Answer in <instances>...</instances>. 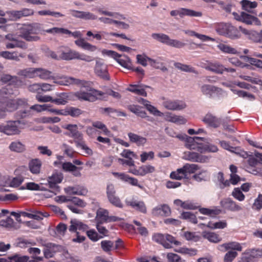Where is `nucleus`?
Listing matches in <instances>:
<instances>
[{"instance_id": "49530a36", "label": "nucleus", "mask_w": 262, "mask_h": 262, "mask_svg": "<svg viewBox=\"0 0 262 262\" xmlns=\"http://www.w3.org/2000/svg\"><path fill=\"white\" fill-rule=\"evenodd\" d=\"M241 4L243 9L248 12H250L251 10L255 8L257 6V3L256 2H251L248 0H243L241 1Z\"/></svg>"}, {"instance_id": "20e7f679", "label": "nucleus", "mask_w": 262, "mask_h": 262, "mask_svg": "<svg viewBox=\"0 0 262 262\" xmlns=\"http://www.w3.org/2000/svg\"><path fill=\"white\" fill-rule=\"evenodd\" d=\"M216 31L220 35L225 36L232 39H237L241 37V33L244 34H249V31L241 26L238 29L228 23H221L219 24Z\"/></svg>"}, {"instance_id": "37998d69", "label": "nucleus", "mask_w": 262, "mask_h": 262, "mask_svg": "<svg viewBox=\"0 0 262 262\" xmlns=\"http://www.w3.org/2000/svg\"><path fill=\"white\" fill-rule=\"evenodd\" d=\"M179 217L181 219L187 220L193 224L198 223L196 216L190 212H183Z\"/></svg>"}, {"instance_id": "0eeeda50", "label": "nucleus", "mask_w": 262, "mask_h": 262, "mask_svg": "<svg viewBox=\"0 0 262 262\" xmlns=\"http://www.w3.org/2000/svg\"><path fill=\"white\" fill-rule=\"evenodd\" d=\"M60 58L67 60L76 59L86 62H91L94 60L92 56L74 50H70L68 52H62L61 54Z\"/></svg>"}, {"instance_id": "6e6552de", "label": "nucleus", "mask_w": 262, "mask_h": 262, "mask_svg": "<svg viewBox=\"0 0 262 262\" xmlns=\"http://www.w3.org/2000/svg\"><path fill=\"white\" fill-rule=\"evenodd\" d=\"M20 123L19 120L9 121L6 124H0V132L7 135H14L18 134L20 130L18 126Z\"/></svg>"}, {"instance_id": "f257e3e1", "label": "nucleus", "mask_w": 262, "mask_h": 262, "mask_svg": "<svg viewBox=\"0 0 262 262\" xmlns=\"http://www.w3.org/2000/svg\"><path fill=\"white\" fill-rule=\"evenodd\" d=\"M18 94L17 90H12L11 85H7L0 89V119L5 118L7 113H11L19 108L26 109L28 107L27 99L25 98H12V96ZM30 115L29 111L25 110L16 113L17 117L23 118Z\"/></svg>"}, {"instance_id": "f704fd0d", "label": "nucleus", "mask_w": 262, "mask_h": 262, "mask_svg": "<svg viewBox=\"0 0 262 262\" xmlns=\"http://www.w3.org/2000/svg\"><path fill=\"white\" fill-rule=\"evenodd\" d=\"M187 159L192 162H203L205 161L204 157L199 154L192 151L185 152Z\"/></svg>"}, {"instance_id": "774afa93", "label": "nucleus", "mask_w": 262, "mask_h": 262, "mask_svg": "<svg viewBox=\"0 0 262 262\" xmlns=\"http://www.w3.org/2000/svg\"><path fill=\"white\" fill-rule=\"evenodd\" d=\"M253 209L260 210L262 208V194H259L252 205Z\"/></svg>"}, {"instance_id": "f03ea898", "label": "nucleus", "mask_w": 262, "mask_h": 262, "mask_svg": "<svg viewBox=\"0 0 262 262\" xmlns=\"http://www.w3.org/2000/svg\"><path fill=\"white\" fill-rule=\"evenodd\" d=\"M63 84L66 85L75 84L81 89L85 88L86 92L82 91L77 92L75 96L80 100L95 102L104 98L105 94L101 91L92 89L90 81L81 80L71 77H66L63 79Z\"/></svg>"}, {"instance_id": "aec40b11", "label": "nucleus", "mask_w": 262, "mask_h": 262, "mask_svg": "<svg viewBox=\"0 0 262 262\" xmlns=\"http://www.w3.org/2000/svg\"><path fill=\"white\" fill-rule=\"evenodd\" d=\"M113 175L115 177L120 179L121 180L127 182L132 186H138L142 188V186L138 183L137 179L130 177L129 175L126 174L123 172H114L112 173Z\"/></svg>"}, {"instance_id": "473e14b6", "label": "nucleus", "mask_w": 262, "mask_h": 262, "mask_svg": "<svg viewBox=\"0 0 262 262\" xmlns=\"http://www.w3.org/2000/svg\"><path fill=\"white\" fill-rule=\"evenodd\" d=\"M75 44L82 49L91 52L95 51L97 49L95 46H93L86 42L83 38H80L75 41Z\"/></svg>"}, {"instance_id": "6ab92c4d", "label": "nucleus", "mask_w": 262, "mask_h": 262, "mask_svg": "<svg viewBox=\"0 0 262 262\" xmlns=\"http://www.w3.org/2000/svg\"><path fill=\"white\" fill-rule=\"evenodd\" d=\"M202 121L208 126L215 128L219 127L222 123L221 118H217L211 113H207Z\"/></svg>"}, {"instance_id": "6e6d98bb", "label": "nucleus", "mask_w": 262, "mask_h": 262, "mask_svg": "<svg viewBox=\"0 0 262 262\" xmlns=\"http://www.w3.org/2000/svg\"><path fill=\"white\" fill-rule=\"evenodd\" d=\"M204 236L208 241L213 243H219L222 240L221 237L217 234L214 232H206Z\"/></svg>"}, {"instance_id": "423d86ee", "label": "nucleus", "mask_w": 262, "mask_h": 262, "mask_svg": "<svg viewBox=\"0 0 262 262\" xmlns=\"http://www.w3.org/2000/svg\"><path fill=\"white\" fill-rule=\"evenodd\" d=\"M152 240L167 249L171 248V245L172 244L176 246L181 244L180 242L177 241L173 236L168 234L156 233L152 236Z\"/></svg>"}, {"instance_id": "b1692460", "label": "nucleus", "mask_w": 262, "mask_h": 262, "mask_svg": "<svg viewBox=\"0 0 262 262\" xmlns=\"http://www.w3.org/2000/svg\"><path fill=\"white\" fill-rule=\"evenodd\" d=\"M126 205L132 207L135 210L140 211L143 213H146L147 212L146 207L143 201H137L134 199L126 201Z\"/></svg>"}, {"instance_id": "4d7b16f0", "label": "nucleus", "mask_w": 262, "mask_h": 262, "mask_svg": "<svg viewBox=\"0 0 262 262\" xmlns=\"http://www.w3.org/2000/svg\"><path fill=\"white\" fill-rule=\"evenodd\" d=\"M140 176H144L147 173H152L155 171V168L150 165H143L139 167Z\"/></svg>"}, {"instance_id": "de8ad7c7", "label": "nucleus", "mask_w": 262, "mask_h": 262, "mask_svg": "<svg viewBox=\"0 0 262 262\" xmlns=\"http://www.w3.org/2000/svg\"><path fill=\"white\" fill-rule=\"evenodd\" d=\"M83 113V111L76 107H70L67 110H65L64 116L70 115L73 117H77Z\"/></svg>"}, {"instance_id": "412c9836", "label": "nucleus", "mask_w": 262, "mask_h": 262, "mask_svg": "<svg viewBox=\"0 0 262 262\" xmlns=\"http://www.w3.org/2000/svg\"><path fill=\"white\" fill-rule=\"evenodd\" d=\"M170 208L166 204L159 205L155 207L152 210V214L155 216H167L170 215Z\"/></svg>"}, {"instance_id": "7ed1b4c3", "label": "nucleus", "mask_w": 262, "mask_h": 262, "mask_svg": "<svg viewBox=\"0 0 262 262\" xmlns=\"http://www.w3.org/2000/svg\"><path fill=\"white\" fill-rule=\"evenodd\" d=\"M42 31V25L40 23L25 24L19 29L20 36L27 41H37L40 38L37 35Z\"/></svg>"}, {"instance_id": "5fc2aeb1", "label": "nucleus", "mask_w": 262, "mask_h": 262, "mask_svg": "<svg viewBox=\"0 0 262 262\" xmlns=\"http://www.w3.org/2000/svg\"><path fill=\"white\" fill-rule=\"evenodd\" d=\"M67 193L69 194L83 195L87 191L84 189H79L75 187H68L66 189Z\"/></svg>"}, {"instance_id": "0e129e2a", "label": "nucleus", "mask_w": 262, "mask_h": 262, "mask_svg": "<svg viewBox=\"0 0 262 262\" xmlns=\"http://www.w3.org/2000/svg\"><path fill=\"white\" fill-rule=\"evenodd\" d=\"M114 243L111 241L104 240L101 242V248L106 252L111 251L114 247Z\"/></svg>"}, {"instance_id": "e433bc0d", "label": "nucleus", "mask_w": 262, "mask_h": 262, "mask_svg": "<svg viewBox=\"0 0 262 262\" xmlns=\"http://www.w3.org/2000/svg\"><path fill=\"white\" fill-rule=\"evenodd\" d=\"M243 254L250 255L254 259L262 257V248L248 249L245 250Z\"/></svg>"}, {"instance_id": "bb28decb", "label": "nucleus", "mask_w": 262, "mask_h": 262, "mask_svg": "<svg viewBox=\"0 0 262 262\" xmlns=\"http://www.w3.org/2000/svg\"><path fill=\"white\" fill-rule=\"evenodd\" d=\"M165 120L179 124H184L186 122V120L181 116L173 115L170 113H167L164 115Z\"/></svg>"}, {"instance_id": "f3484780", "label": "nucleus", "mask_w": 262, "mask_h": 262, "mask_svg": "<svg viewBox=\"0 0 262 262\" xmlns=\"http://www.w3.org/2000/svg\"><path fill=\"white\" fill-rule=\"evenodd\" d=\"M163 105L166 109L172 111H180L186 106L185 103L182 101L171 100L164 101Z\"/></svg>"}, {"instance_id": "4468645a", "label": "nucleus", "mask_w": 262, "mask_h": 262, "mask_svg": "<svg viewBox=\"0 0 262 262\" xmlns=\"http://www.w3.org/2000/svg\"><path fill=\"white\" fill-rule=\"evenodd\" d=\"M170 15L172 16L179 15L180 17L182 18L185 16L201 17L202 16V13L201 12L195 11L189 9L181 8L179 10H172L170 12Z\"/></svg>"}, {"instance_id": "69168bd1", "label": "nucleus", "mask_w": 262, "mask_h": 262, "mask_svg": "<svg viewBox=\"0 0 262 262\" xmlns=\"http://www.w3.org/2000/svg\"><path fill=\"white\" fill-rule=\"evenodd\" d=\"M86 235L93 242H97L99 239L103 238V236H100L94 229L87 230Z\"/></svg>"}, {"instance_id": "2f4dec72", "label": "nucleus", "mask_w": 262, "mask_h": 262, "mask_svg": "<svg viewBox=\"0 0 262 262\" xmlns=\"http://www.w3.org/2000/svg\"><path fill=\"white\" fill-rule=\"evenodd\" d=\"M5 46L7 49L19 48L22 49H26L28 47L27 44L25 41L19 40L6 42Z\"/></svg>"}, {"instance_id": "680f3d73", "label": "nucleus", "mask_w": 262, "mask_h": 262, "mask_svg": "<svg viewBox=\"0 0 262 262\" xmlns=\"http://www.w3.org/2000/svg\"><path fill=\"white\" fill-rule=\"evenodd\" d=\"M231 90L234 94L237 95L239 97L245 98L247 97L250 100H254L255 99L254 96L252 94L248 93L247 92L242 90H237L234 89H231Z\"/></svg>"}, {"instance_id": "ea45409f", "label": "nucleus", "mask_w": 262, "mask_h": 262, "mask_svg": "<svg viewBox=\"0 0 262 262\" xmlns=\"http://www.w3.org/2000/svg\"><path fill=\"white\" fill-rule=\"evenodd\" d=\"M97 11L101 14H103L105 15L109 16H112L117 19H124V20L126 19V17L123 15L117 12H113L103 10L101 8L98 9Z\"/></svg>"}, {"instance_id": "a878e982", "label": "nucleus", "mask_w": 262, "mask_h": 262, "mask_svg": "<svg viewBox=\"0 0 262 262\" xmlns=\"http://www.w3.org/2000/svg\"><path fill=\"white\" fill-rule=\"evenodd\" d=\"M128 109L132 113L135 114L141 118H147V120L152 121L153 119L146 116V112L142 110V107L137 105H129L128 106Z\"/></svg>"}, {"instance_id": "39448f33", "label": "nucleus", "mask_w": 262, "mask_h": 262, "mask_svg": "<svg viewBox=\"0 0 262 262\" xmlns=\"http://www.w3.org/2000/svg\"><path fill=\"white\" fill-rule=\"evenodd\" d=\"M199 169V167L196 164L187 163L176 171H172L170 178L177 180L188 179L189 174L195 173Z\"/></svg>"}, {"instance_id": "f8f14e48", "label": "nucleus", "mask_w": 262, "mask_h": 262, "mask_svg": "<svg viewBox=\"0 0 262 262\" xmlns=\"http://www.w3.org/2000/svg\"><path fill=\"white\" fill-rule=\"evenodd\" d=\"M107 55L114 58L122 67L127 69H132V62L128 56L119 55L116 52L111 50L108 51Z\"/></svg>"}, {"instance_id": "603ef678", "label": "nucleus", "mask_w": 262, "mask_h": 262, "mask_svg": "<svg viewBox=\"0 0 262 262\" xmlns=\"http://www.w3.org/2000/svg\"><path fill=\"white\" fill-rule=\"evenodd\" d=\"M199 212L203 214L214 217L219 214L221 213V210L219 209H210L206 208H201L199 209Z\"/></svg>"}, {"instance_id": "a18cd8bd", "label": "nucleus", "mask_w": 262, "mask_h": 262, "mask_svg": "<svg viewBox=\"0 0 262 262\" xmlns=\"http://www.w3.org/2000/svg\"><path fill=\"white\" fill-rule=\"evenodd\" d=\"M11 150L21 152L25 150V146L20 142H12L9 145Z\"/></svg>"}, {"instance_id": "5701e85b", "label": "nucleus", "mask_w": 262, "mask_h": 262, "mask_svg": "<svg viewBox=\"0 0 262 262\" xmlns=\"http://www.w3.org/2000/svg\"><path fill=\"white\" fill-rule=\"evenodd\" d=\"M206 70L216 74H222L224 72V67L219 62H207L202 66Z\"/></svg>"}, {"instance_id": "09e8293b", "label": "nucleus", "mask_w": 262, "mask_h": 262, "mask_svg": "<svg viewBox=\"0 0 262 262\" xmlns=\"http://www.w3.org/2000/svg\"><path fill=\"white\" fill-rule=\"evenodd\" d=\"M242 57L244 61L249 62L251 65L254 66L257 68H262V60L250 57L248 56H243Z\"/></svg>"}, {"instance_id": "393cba45", "label": "nucleus", "mask_w": 262, "mask_h": 262, "mask_svg": "<svg viewBox=\"0 0 262 262\" xmlns=\"http://www.w3.org/2000/svg\"><path fill=\"white\" fill-rule=\"evenodd\" d=\"M70 223L71 225L69 227V230L71 232H75L77 230L87 231L89 228L87 225L76 219L72 220Z\"/></svg>"}, {"instance_id": "4be33fe9", "label": "nucleus", "mask_w": 262, "mask_h": 262, "mask_svg": "<svg viewBox=\"0 0 262 262\" xmlns=\"http://www.w3.org/2000/svg\"><path fill=\"white\" fill-rule=\"evenodd\" d=\"M42 166L41 161L38 159H32L28 163V167L30 172L33 174H39Z\"/></svg>"}, {"instance_id": "bf43d9fd", "label": "nucleus", "mask_w": 262, "mask_h": 262, "mask_svg": "<svg viewBox=\"0 0 262 262\" xmlns=\"http://www.w3.org/2000/svg\"><path fill=\"white\" fill-rule=\"evenodd\" d=\"M9 259L14 262H28L29 257L28 256H21L19 254H15L8 257Z\"/></svg>"}, {"instance_id": "a19ab883", "label": "nucleus", "mask_w": 262, "mask_h": 262, "mask_svg": "<svg viewBox=\"0 0 262 262\" xmlns=\"http://www.w3.org/2000/svg\"><path fill=\"white\" fill-rule=\"evenodd\" d=\"M45 32L48 33H50L52 34H70L71 31L68 29L63 28H58V27H53L52 28H50L45 30Z\"/></svg>"}, {"instance_id": "c03bdc74", "label": "nucleus", "mask_w": 262, "mask_h": 262, "mask_svg": "<svg viewBox=\"0 0 262 262\" xmlns=\"http://www.w3.org/2000/svg\"><path fill=\"white\" fill-rule=\"evenodd\" d=\"M185 33L186 34H188L190 36H194L200 40L205 41H209V40H213V39L211 37L205 35L201 34L195 32L194 31L191 30H186L185 31Z\"/></svg>"}, {"instance_id": "4c0bfd02", "label": "nucleus", "mask_w": 262, "mask_h": 262, "mask_svg": "<svg viewBox=\"0 0 262 262\" xmlns=\"http://www.w3.org/2000/svg\"><path fill=\"white\" fill-rule=\"evenodd\" d=\"M174 66L182 71L198 74V72L194 68L187 64H184L180 62H175Z\"/></svg>"}, {"instance_id": "9b49d317", "label": "nucleus", "mask_w": 262, "mask_h": 262, "mask_svg": "<svg viewBox=\"0 0 262 262\" xmlns=\"http://www.w3.org/2000/svg\"><path fill=\"white\" fill-rule=\"evenodd\" d=\"M63 127L69 131V132L65 133L64 134L74 138L76 144L83 140L82 134L78 130L77 125L70 124L63 126Z\"/></svg>"}, {"instance_id": "c85d7f7f", "label": "nucleus", "mask_w": 262, "mask_h": 262, "mask_svg": "<svg viewBox=\"0 0 262 262\" xmlns=\"http://www.w3.org/2000/svg\"><path fill=\"white\" fill-rule=\"evenodd\" d=\"M43 80L52 79V72L49 70L43 68H36V77Z\"/></svg>"}, {"instance_id": "dca6fc26", "label": "nucleus", "mask_w": 262, "mask_h": 262, "mask_svg": "<svg viewBox=\"0 0 262 262\" xmlns=\"http://www.w3.org/2000/svg\"><path fill=\"white\" fill-rule=\"evenodd\" d=\"M95 73L98 76L104 80H109L110 79L107 66L100 60L96 61Z\"/></svg>"}, {"instance_id": "2eb2a0df", "label": "nucleus", "mask_w": 262, "mask_h": 262, "mask_svg": "<svg viewBox=\"0 0 262 262\" xmlns=\"http://www.w3.org/2000/svg\"><path fill=\"white\" fill-rule=\"evenodd\" d=\"M248 163L249 166L247 167L248 171L254 175H257L260 173L261 170V166H260L259 161L256 157L250 156Z\"/></svg>"}, {"instance_id": "338daca9", "label": "nucleus", "mask_w": 262, "mask_h": 262, "mask_svg": "<svg viewBox=\"0 0 262 262\" xmlns=\"http://www.w3.org/2000/svg\"><path fill=\"white\" fill-rule=\"evenodd\" d=\"M14 221L11 217H8L5 220L0 221V226L8 229H11L14 227Z\"/></svg>"}, {"instance_id": "ddd939ff", "label": "nucleus", "mask_w": 262, "mask_h": 262, "mask_svg": "<svg viewBox=\"0 0 262 262\" xmlns=\"http://www.w3.org/2000/svg\"><path fill=\"white\" fill-rule=\"evenodd\" d=\"M42 246L43 247V255L46 258L53 257L57 252L59 251L61 248L60 246L50 242L43 244Z\"/></svg>"}, {"instance_id": "052dcab7", "label": "nucleus", "mask_w": 262, "mask_h": 262, "mask_svg": "<svg viewBox=\"0 0 262 262\" xmlns=\"http://www.w3.org/2000/svg\"><path fill=\"white\" fill-rule=\"evenodd\" d=\"M231 90L234 94L237 95L239 97L245 98L247 97L250 100H254L255 99L254 96L252 94L248 93L247 92L242 90H237L234 89H231Z\"/></svg>"}, {"instance_id": "a211bd4d", "label": "nucleus", "mask_w": 262, "mask_h": 262, "mask_svg": "<svg viewBox=\"0 0 262 262\" xmlns=\"http://www.w3.org/2000/svg\"><path fill=\"white\" fill-rule=\"evenodd\" d=\"M220 205L224 209L231 211H238L242 209V208L239 205L229 198L221 200Z\"/></svg>"}, {"instance_id": "1a4fd4ad", "label": "nucleus", "mask_w": 262, "mask_h": 262, "mask_svg": "<svg viewBox=\"0 0 262 262\" xmlns=\"http://www.w3.org/2000/svg\"><path fill=\"white\" fill-rule=\"evenodd\" d=\"M95 220L96 223H104L119 221L121 219L114 215L109 216V212L106 209L100 208L97 210Z\"/></svg>"}, {"instance_id": "3c124183", "label": "nucleus", "mask_w": 262, "mask_h": 262, "mask_svg": "<svg viewBox=\"0 0 262 262\" xmlns=\"http://www.w3.org/2000/svg\"><path fill=\"white\" fill-rule=\"evenodd\" d=\"M218 150V148L216 145L209 144L204 145L203 146H199L198 151L201 153L208 152H215Z\"/></svg>"}, {"instance_id": "13d9d810", "label": "nucleus", "mask_w": 262, "mask_h": 262, "mask_svg": "<svg viewBox=\"0 0 262 262\" xmlns=\"http://www.w3.org/2000/svg\"><path fill=\"white\" fill-rule=\"evenodd\" d=\"M62 168L63 171L66 172H72V171H74L76 169H79V170L82 169L81 167H78L70 162L63 163L62 164Z\"/></svg>"}, {"instance_id": "8fccbe9b", "label": "nucleus", "mask_w": 262, "mask_h": 262, "mask_svg": "<svg viewBox=\"0 0 262 262\" xmlns=\"http://www.w3.org/2000/svg\"><path fill=\"white\" fill-rule=\"evenodd\" d=\"M0 56L10 60H14L15 61H19V58L17 56L16 52H10L9 51H5L0 52Z\"/></svg>"}, {"instance_id": "7c9ffc66", "label": "nucleus", "mask_w": 262, "mask_h": 262, "mask_svg": "<svg viewBox=\"0 0 262 262\" xmlns=\"http://www.w3.org/2000/svg\"><path fill=\"white\" fill-rule=\"evenodd\" d=\"M128 137L130 142L136 143L138 146L143 145L147 141L145 138L133 133H128Z\"/></svg>"}, {"instance_id": "c9c22d12", "label": "nucleus", "mask_w": 262, "mask_h": 262, "mask_svg": "<svg viewBox=\"0 0 262 262\" xmlns=\"http://www.w3.org/2000/svg\"><path fill=\"white\" fill-rule=\"evenodd\" d=\"M57 98H53L52 102L57 105H65L68 102V95L66 93H60L57 94Z\"/></svg>"}, {"instance_id": "864d4df0", "label": "nucleus", "mask_w": 262, "mask_h": 262, "mask_svg": "<svg viewBox=\"0 0 262 262\" xmlns=\"http://www.w3.org/2000/svg\"><path fill=\"white\" fill-rule=\"evenodd\" d=\"M207 227L211 229H224L227 226V223L225 221H219L216 223L209 222L206 225Z\"/></svg>"}, {"instance_id": "c756f323", "label": "nucleus", "mask_w": 262, "mask_h": 262, "mask_svg": "<svg viewBox=\"0 0 262 262\" xmlns=\"http://www.w3.org/2000/svg\"><path fill=\"white\" fill-rule=\"evenodd\" d=\"M201 92L204 95L209 96L211 97L213 94L219 92V89L211 85L204 84L201 86Z\"/></svg>"}, {"instance_id": "e2e57ef3", "label": "nucleus", "mask_w": 262, "mask_h": 262, "mask_svg": "<svg viewBox=\"0 0 262 262\" xmlns=\"http://www.w3.org/2000/svg\"><path fill=\"white\" fill-rule=\"evenodd\" d=\"M92 125L95 128L101 129L105 135H108L110 133L106 125L100 121L94 122Z\"/></svg>"}, {"instance_id": "cd10ccee", "label": "nucleus", "mask_w": 262, "mask_h": 262, "mask_svg": "<svg viewBox=\"0 0 262 262\" xmlns=\"http://www.w3.org/2000/svg\"><path fill=\"white\" fill-rule=\"evenodd\" d=\"M17 74L20 76L27 78H34L36 77V68H28L19 70Z\"/></svg>"}, {"instance_id": "72a5a7b5", "label": "nucleus", "mask_w": 262, "mask_h": 262, "mask_svg": "<svg viewBox=\"0 0 262 262\" xmlns=\"http://www.w3.org/2000/svg\"><path fill=\"white\" fill-rule=\"evenodd\" d=\"M75 44L82 49L91 52L95 51L97 49L95 46H93L86 42L83 38H80L75 41Z\"/></svg>"}, {"instance_id": "58836bf2", "label": "nucleus", "mask_w": 262, "mask_h": 262, "mask_svg": "<svg viewBox=\"0 0 262 262\" xmlns=\"http://www.w3.org/2000/svg\"><path fill=\"white\" fill-rule=\"evenodd\" d=\"M151 37L157 41L168 45L170 37L166 34L163 33H152Z\"/></svg>"}, {"instance_id": "9d476101", "label": "nucleus", "mask_w": 262, "mask_h": 262, "mask_svg": "<svg viewBox=\"0 0 262 262\" xmlns=\"http://www.w3.org/2000/svg\"><path fill=\"white\" fill-rule=\"evenodd\" d=\"M10 19L17 20L22 17L32 16L34 14V10L29 8H23L20 10H12L6 12Z\"/></svg>"}, {"instance_id": "79ce46f5", "label": "nucleus", "mask_w": 262, "mask_h": 262, "mask_svg": "<svg viewBox=\"0 0 262 262\" xmlns=\"http://www.w3.org/2000/svg\"><path fill=\"white\" fill-rule=\"evenodd\" d=\"M221 246L224 247L226 250H228L229 249L237 250L238 251H241L242 250V247L240 244L235 242L225 243Z\"/></svg>"}]
</instances>
